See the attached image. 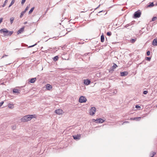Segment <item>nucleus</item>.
I'll list each match as a JSON object with an SVG mask.
<instances>
[{"label": "nucleus", "mask_w": 157, "mask_h": 157, "mask_svg": "<svg viewBox=\"0 0 157 157\" xmlns=\"http://www.w3.org/2000/svg\"><path fill=\"white\" fill-rule=\"evenodd\" d=\"M128 74V72L127 71H124L121 72V76H124L127 75Z\"/></svg>", "instance_id": "nucleus-10"}, {"label": "nucleus", "mask_w": 157, "mask_h": 157, "mask_svg": "<svg viewBox=\"0 0 157 157\" xmlns=\"http://www.w3.org/2000/svg\"><path fill=\"white\" fill-rule=\"evenodd\" d=\"M36 117L35 115H30L25 116L23 117L21 119V121L25 122L29 121L33 118H36Z\"/></svg>", "instance_id": "nucleus-1"}, {"label": "nucleus", "mask_w": 157, "mask_h": 157, "mask_svg": "<svg viewBox=\"0 0 157 157\" xmlns=\"http://www.w3.org/2000/svg\"><path fill=\"white\" fill-rule=\"evenodd\" d=\"M111 34L112 33L111 32H108L107 33V35L108 36H110L111 35Z\"/></svg>", "instance_id": "nucleus-29"}, {"label": "nucleus", "mask_w": 157, "mask_h": 157, "mask_svg": "<svg viewBox=\"0 0 157 157\" xmlns=\"http://www.w3.org/2000/svg\"><path fill=\"white\" fill-rule=\"evenodd\" d=\"M152 44L154 46L157 45V39H155L153 40Z\"/></svg>", "instance_id": "nucleus-12"}, {"label": "nucleus", "mask_w": 157, "mask_h": 157, "mask_svg": "<svg viewBox=\"0 0 157 157\" xmlns=\"http://www.w3.org/2000/svg\"><path fill=\"white\" fill-rule=\"evenodd\" d=\"M117 67V66L115 63H113V66L112 67V68L113 70L115 69Z\"/></svg>", "instance_id": "nucleus-19"}, {"label": "nucleus", "mask_w": 157, "mask_h": 157, "mask_svg": "<svg viewBox=\"0 0 157 157\" xmlns=\"http://www.w3.org/2000/svg\"><path fill=\"white\" fill-rule=\"evenodd\" d=\"M4 103V102L3 101L0 103V107H1V106H2V105Z\"/></svg>", "instance_id": "nucleus-33"}, {"label": "nucleus", "mask_w": 157, "mask_h": 157, "mask_svg": "<svg viewBox=\"0 0 157 157\" xmlns=\"http://www.w3.org/2000/svg\"><path fill=\"white\" fill-rule=\"evenodd\" d=\"M93 121L95 122L96 123H102L104 122V121L102 119H93Z\"/></svg>", "instance_id": "nucleus-8"}, {"label": "nucleus", "mask_w": 157, "mask_h": 157, "mask_svg": "<svg viewBox=\"0 0 157 157\" xmlns=\"http://www.w3.org/2000/svg\"><path fill=\"white\" fill-rule=\"evenodd\" d=\"M5 3H4V4L3 5L2 7H4L5 6Z\"/></svg>", "instance_id": "nucleus-39"}, {"label": "nucleus", "mask_w": 157, "mask_h": 157, "mask_svg": "<svg viewBox=\"0 0 157 157\" xmlns=\"http://www.w3.org/2000/svg\"><path fill=\"white\" fill-rule=\"evenodd\" d=\"M73 138L75 140H78L80 139L81 138V134H78L76 135L73 136Z\"/></svg>", "instance_id": "nucleus-6"}, {"label": "nucleus", "mask_w": 157, "mask_h": 157, "mask_svg": "<svg viewBox=\"0 0 157 157\" xmlns=\"http://www.w3.org/2000/svg\"><path fill=\"white\" fill-rule=\"evenodd\" d=\"M36 44H35V45H32L31 46H30L29 47H33Z\"/></svg>", "instance_id": "nucleus-40"}, {"label": "nucleus", "mask_w": 157, "mask_h": 157, "mask_svg": "<svg viewBox=\"0 0 157 157\" xmlns=\"http://www.w3.org/2000/svg\"><path fill=\"white\" fill-rule=\"evenodd\" d=\"M104 36L103 35V34H102L101 36V42H103L104 41Z\"/></svg>", "instance_id": "nucleus-15"}, {"label": "nucleus", "mask_w": 157, "mask_h": 157, "mask_svg": "<svg viewBox=\"0 0 157 157\" xmlns=\"http://www.w3.org/2000/svg\"><path fill=\"white\" fill-rule=\"evenodd\" d=\"M13 92L14 93H19L20 91L17 89H14L13 90Z\"/></svg>", "instance_id": "nucleus-16"}, {"label": "nucleus", "mask_w": 157, "mask_h": 157, "mask_svg": "<svg viewBox=\"0 0 157 157\" xmlns=\"http://www.w3.org/2000/svg\"><path fill=\"white\" fill-rule=\"evenodd\" d=\"M136 40L135 39H132L131 40V41L132 43H133L136 41Z\"/></svg>", "instance_id": "nucleus-30"}, {"label": "nucleus", "mask_w": 157, "mask_h": 157, "mask_svg": "<svg viewBox=\"0 0 157 157\" xmlns=\"http://www.w3.org/2000/svg\"><path fill=\"white\" fill-rule=\"evenodd\" d=\"M14 19V18L13 17H12L10 18V21L11 24L13 22V21Z\"/></svg>", "instance_id": "nucleus-27"}, {"label": "nucleus", "mask_w": 157, "mask_h": 157, "mask_svg": "<svg viewBox=\"0 0 157 157\" xmlns=\"http://www.w3.org/2000/svg\"><path fill=\"white\" fill-rule=\"evenodd\" d=\"M156 107H157V105H156Z\"/></svg>", "instance_id": "nucleus-44"}, {"label": "nucleus", "mask_w": 157, "mask_h": 157, "mask_svg": "<svg viewBox=\"0 0 157 157\" xmlns=\"http://www.w3.org/2000/svg\"><path fill=\"white\" fill-rule=\"evenodd\" d=\"M96 111V109L94 107H92L89 111V114L90 115L92 116L94 115Z\"/></svg>", "instance_id": "nucleus-3"}, {"label": "nucleus", "mask_w": 157, "mask_h": 157, "mask_svg": "<svg viewBox=\"0 0 157 157\" xmlns=\"http://www.w3.org/2000/svg\"><path fill=\"white\" fill-rule=\"evenodd\" d=\"M8 107H9L10 108V109H13V107H14L13 105L12 104H9L8 105Z\"/></svg>", "instance_id": "nucleus-17"}, {"label": "nucleus", "mask_w": 157, "mask_h": 157, "mask_svg": "<svg viewBox=\"0 0 157 157\" xmlns=\"http://www.w3.org/2000/svg\"><path fill=\"white\" fill-rule=\"evenodd\" d=\"M3 20V18H0V24L2 22Z\"/></svg>", "instance_id": "nucleus-37"}, {"label": "nucleus", "mask_w": 157, "mask_h": 157, "mask_svg": "<svg viewBox=\"0 0 157 157\" xmlns=\"http://www.w3.org/2000/svg\"><path fill=\"white\" fill-rule=\"evenodd\" d=\"M129 123V122L128 121H125V122H124L123 123H122V124H124L125 123Z\"/></svg>", "instance_id": "nucleus-36"}, {"label": "nucleus", "mask_w": 157, "mask_h": 157, "mask_svg": "<svg viewBox=\"0 0 157 157\" xmlns=\"http://www.w3.org/2000/svg\"><path fill=\"white\" fill-rule=\"evenodd\" d=\"M86 101V98L83 96H81L79 99V101L80 103L85 102Z\"/></svg>", "instance_id": "nucleus-4"}, {"label": "nucleus", "mask_w": 157, "mask_h": 157, "mask_svg": "<svg viewBox=\"0 0 157 157\" xmlns=\"http://www.w3.org/2000/svg\"><path fill=\"white\" fill-rule=\"evenodd\" d=\"M25 13V12L24 11L22 12L21 13V15L20 16V17L21 18L23 16L24 13Z\"/></svg>", "instance_id": "nucleus-24"}, {"label": "nucleus", "mask_w": 157, "mask_h": 157, "mask_svg": "<svg viewBox=\"0 0 157 157\" xmlns=\"http://www.w3.org/2000/svg\"><path fill=\"white\" fill-rule=\"evenodd\" d=\"M15 2V0H12L10 5L9 6V7H10Z\"/></svg>", "instance_id": "nucleus-20"}, {"label": "nucleus", "mask_w": 157, "mask_h": 157, "mask_svg": "<svg viewBox=\"0 0 157 157\" xmlns=\"http://www.w3.org/2000/svg\"><path fill=\"white\" fill-rule=\"evenodd\" d=\"M141 118V117H135L133 118V120H136L137 121H139L140 120V119Z\"/></svg>", "instance_id": "nucleus-18"}, {"label": "nucleus", "mask_w": 157, "mask_h": 157, "mask_svg": "<svg viewBox=\"0 0 157 157\" xmlns=\"http://www.w3.org/2000/svg\"><path fill=\"white\" fill-rule=\"evenodd\" d=\"M8 56V55H4L2 57V58H4V57H6V56Z\"/></svg>", "instance_id": "nucleus-38"}, {"label": "nucleus", "mask_w": 157, "mask_h": 157, "mask_svg": "<svg viewBox=\"0 0 157 157\" xmlns=\"http://www.w3.org/2000/svg\"><path fill=\"white\" fill-rule=\"evenodd\" d=\"M136 108H140V106L138 105H136Z\"/></svg>", "instance_id": "nucleus-35"}, {"label": "nucleus", "mask_w": 157, "mask_h": 157, "mask_svg": "<svg viewBox=\"0 0 157 157\" xmlns=\"http://www.w3.org/2000/svg\"><path fill=\"white\" fill-rule=\"evenodd\" d=\"M55 112L58 115H60L63 113V111L61 109H59L56 110Z\"/></svg>", "instance_id": "nucleus-7"}, {"label": "nucleus", "mask_w": 157, "mask_h": 157, "mask_svg": "<svg viewBox=\"0 0 157 157\" xmlns=\"http://www.w3.org/2000/svg\"><path fill=\"white\" fill-rule=\"evenodd\" d=\"M154 6V4H153V2H151L149 3V5H148V6L150 7H152L153 6Z\"/></svg>", "instance_id": "nucleus-23"}, {"label": "nucleus", "mask_w": 157, "mask_h": 157, "mask_svg": "<svg viewBox=\"0 0 157 157\" xmlns=\"http://www.w3.org/2000/svg\"><path fill=\"white\" fill-rule=\"evenodd\" d=\"M46 89L49 90H50L52 88V86L49 84H47L46 86Z\"/></svg>", "instance_id": "nucleus-11"}, {"label": "nucleus", "mask_w": 157, "mask_h": 157, "mask_svg": "<svg viewBox=\"0 0 157 157\" xmlns=\"http://www.w3.org/2000/svg\"><path fill=\"white\" fill-rule=\"evenodd\" d=\"M36 80V78H32L30 80L29 82L31 83H33L35 82Z\"/></svg>", "instance_id": "nucleus-14"}, {"label": "nucleus", "mask_w": 157, "mask_h": 157, "mask_svg": "<svg viewBox=\"0 0 157 157\" xmlns=\"http://www.w3.org/2000/svg\"><path fill=\"white\" fill-rule=\"evenodd\" d=\"M141 12L139 11L136 12L134 14V17L135 18H139L141 15Z\"/></svg>", "instance_id": "nucleus-5"}, {"label": "nucleus", "mask_w": 157, "mask_h": 157, "mask_svg": "<svg viewBox=\"0 0 157 157\" xmlns=\"http://www.w3.org/2000/svg\"><path fill=\"white\" fill-rule=\"evenodd\" d=\"M24 31V27H22L17 32V34H19L23 32Z\"/></svg>", "instance_id": "nucleus-13"}, {"label": "nucleus", "mask_w": 157, "mask_h": 157, "mask_svg": "<svg viewBox=\"0 0 157 157\" xmlns=\"http://www.w3.org/2000/svg\"><path fill=\"white\" fill-rule=\"evenodd\" d=\"M25 1L26 0H22L21 2V4L23 5L25 3Z\"/></svg>", "instance_id": "nucleus-31"}, {"label": "nucleus", "mask_w": 157, "mask_h": 157, "mask_svg": "<svg viewBox=\"0 0 157 157\" xmlns=\"http://www.w3.org/2000/svg\"><path fill=\"white\" fill-rule=\"evenodd\" d=\"M147 56H149L150 54V52L149 51H148L147 52Z\"/></svg>", "instance_id": "nucleus-34"}, {"label": "nucleus", "mask_w": 157, "mask_h": 157, "mask_svg": "<svg viewBox=\"0 0 157 157\" xmlns=\"http://www.w3.org/2000/svg\"><path fill=\"white\" fill-rule=\"evenodd\" d=\"M29 7H30V5H29L28 6H27L26 7V8L25 9V10L24 11L26 12V11L28 10L29 8Z\"/></svg>", "instance_id": "nucleus-25"}, {"label": "nucleus", "mask_w": 157, "mask_h": 157, "mask_svg": "<svg viewBox=\"0 0 157 157\" xmlns=\"http://www.w3.org/2000/svg\"><path fill=\"white\" fill-rule=\"evenodd\" d=\"M59 57L57 56H56L54 57L53 58V60L55 61H56L58 59Z\"/></svg>", "instance_id": "nucleus-22"}, {"label": "nucleus", "mask_w": 157, "mask_h": 157, "mask_svg": "<svg viewBox=\"0 0 157 157\" xmlns=\"http://www.w3.org/2000/svg\"><path fill=\"white\" fill-rule=\"evenodd\" d=\"M145 59L147 60L150 61L151 59V58L150 57H146Z\"/></svg>", "instance_id": "nucleus-28"}, {"label": "nucleus", "mask_w": 157, "mask_h": 157, "mask_svg": "<svg viewBox=\"0 0 157 157\" xmlns=\"http://www.w3.org/2000/svg\"><path fill=\"white\" fill-rule=\"evenodd\" d=\"M157 19V18L156 17H154L152 20V21H154L155 20H156Z\"/></svg>", "instance_id": "nucleus-26"}, {"label": "nucleus", "mask_w": 157, "mask_h": 157, "mask_svg": "<svg viewBox=\"0 0 157 157\" xmlns=\"http://www.w3.org/2000/svg\"><path fill=\"white\" fill-rule=\"evenodd\" d=\"M90 83V81L88 79H84V83L86 85H89Z\"/></svg>", "instance_id": "nucleus-9"}, {"label": "nucleus", "mask_w": 157, "mask_h": 157, "mask_svg": "<svg viewBox=\"0 0 157 157\" xmlns=\"http://www.w3.org/2000/svg\"><path fill=\"white\" fill-rule=\"evenodd\" d=\"M34 7H33V8H32L29 11V14H31L33 11V10H34Z\"/></svg>", "instance_id": "nucleus-21"}, {"label": "nucleus", "mask_w": 157, "mask_h": 157, "mask_svg": "<svg viewBox=\"0 0 157 157\" xmlns=\"http://www.w3.org/2000/svg\"><path fill=\"white\" fill-rule=\"evenodd\" d=\"M148 92L147 91L145 90L144 91L143 94H146Z\"/></svg>", "instance_id": "nucleus-32"}, {"label": "nucleus", "mask_w": 157, "mask_h": 157, "mask_svg": "<svg viewBox=\"0 0 157 157\" xmlns=\"http://www.w3.org/2000/svg\"><path fill=\"white\" fill-rule=\"evenodd\" d=\"M1 33H3L4 36H11L13 33V31H8L6 29H2L0 30Z\"/></svg>", "instance_id": "nucleus-2"}, {"label": "nucleus", "mask_w": 157, "mask_h": 157, "mask_svg": "<svg viewBox=\"0 0 157 157\" xmlns=\"http://www.w3.org/2000/svg\"><path fill=\"white\" fill-rule=\"evenodd\" d=\"M7 2V0H6L5 1V3H6V2Z\"/></svg>", "instance_id": "nucleus-41"}, {"label": "nucleus", "mask_w": 157, "mask_h": 157, "mask_svg": "<svg viewBox=\"0 0 157 157\" xmlns=\"http://www.w3.org/2000/svg\"><path fill=\"white\" fill-rule=\"evenodd\" d=\"M133 118H130V120H133Z\"/></svg>", "instance_id": "nucleus-42"}, {"label": "nucleus", "mask_w": 157, "mask_h": 157, "mask_svg": "<svg viewBox=\"0 0 157 157\" xmlns=\"http://www.w3.org/2000/svg\"><path fill=\"white\" fill-rule=\"evenodd\" d=\"M26 23H27V22H25V24H26Z\"/></svg>", "instance_id": "nucleus-43"}]
</instances>
